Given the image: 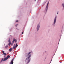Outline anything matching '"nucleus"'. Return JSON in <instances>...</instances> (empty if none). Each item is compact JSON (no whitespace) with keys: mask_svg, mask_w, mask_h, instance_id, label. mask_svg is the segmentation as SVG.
<instances>
[{"mask_svg":"<svg viewBox=\"0 0 64 64\" xmlns=\"http://www.w3.org/2000/svg\"><path fill=\"white\" fill-rule=\"evenodd\" d=\"M18 46V45H17V43H16V47H17V46Z\"/></svg>","mask_w":64,"mask_h":64,"instance_id":"obj_13","label":"nucleus"},{"mask_svg":"<svg viewBox=\"0 0 64 64\" xmlns=\"http://www.w3.org/2000/svg\"><path fill=\"white\" fill-rule=\"evenodd\" d=\"M40 24H38L37 25L36 28L37 30V31H39V29H40Z\"/></svg>","mask_w":64,"mask_h":64,"instance_id":"obj_4","label":"nucleus"},{"mask_svg":"<svg viewBox=\"0 0 64 64\" xmlns=\"http://www.w3.org/2000/svg\"><path fill=\"white\" fill-rule=\"evenodd\" d=\"M9 58H10V56H8L6 58H4H4H3L2 60L1 61V62H2V61H6V60H7Z\"/></svg>","mask_w":64,"mask_h":64,"instance_id":"obj_3","label":"nucleus"},{"mask_svg":"<svg viewBox=\"0 0 64 64\" xmlns=\"http://www.w3.org/2000/svg\"><path fill=\"white\" fill-rule=\"evenodd\" d=\"M13 61H14V59H12L10 62V64H13Z\"/></svg>","mask_w":64,"mask_h":64,"instance_id":"obj_7","label":"nucleus"},{"mask_svg":"<svg viewBox=\"0 0 64 64\" xmlns=\"http://www.w3.org/2000/svg\"><path fill=\"white\" fill-rule=\"evenodd\" d=\"M31 53V52H30L26 54V57L28 56V57L26 58V60L25 61L26 62L27 61H28L27 64L29 63L30 62V61H31V58H30L31 57V56H32V55L31 54H30Z\"/></svg>","mask_w":64,"mask_h":64,"instance_id":"obj_1","label":"nucleus"},{"mask_svg":"<svg viewBox=\"0 0 64 64\" xmlns=\"http://www.w3.org/2000/svg\"><path fill=\"white\" fill-rule=\"evenodd\" d=\"M16 48V46H15V44H14V45L13 46L14 49H15V48Z\"/></svg>","mask_w":64,"mask_h":64,"instance_id":"obj_10","label":"nucleus"},{"mask_svg":"<svg viewBox=\"0 0 64 64\" xmlns=\"http://www.w3.org/2000/svg\"><path fill=\"white\" fill-rule=\"evenodd\" d=\"M8 42H9L8 45L9 46H10L11 44V42L10 41V38H9V40H8Z\"/></svg>","mask_w":64,"mask_h":64,"instance_id":"obj_6","label":"nucleus"},{"mask_svg":"<svg viewBox=\"0 0 64 64\" xmlns=\"http://www.w3.org/2000/svg\"><path fill=\"white\" fill-rule=\"evenodd\" d=\"M14 43V42H12L11 44V46H12L13 45V43Z\"/></svg>","mask_w":64,"mask_h":64,"instance_id":"obj_14","label":"nucleus"},{"mask_svg":"<svg viewBox=\"0 0 64 64\" xmlns=\"http://www.w3.org/2000/svg\"><path fill=\"white\" fill-rule=\"evenodd\" d=\"M52 60L51 61H52Z\"/></svg>","mask_w":64,"mask_h":64,"instance_id":"obj_22","label":"nucleus"},{"mask_svg":"<svg viewBox=\"0 0 64 64\" xmlns=\"http://www.w3.org/2000/svg\"><path fill=\"white\" fill-rule=\"evenodd\" d=\"M18 25V24H17L16 25V27H17V26Z\"/></svg>","mask_w":64,"mask_h":64,"instance_id":"obj_17","label":"nucleus"},{"mask_svg":"<svg viewBox=\"0 0 64 64\" xmlns=\"http://www.w3.org/2000/svg\"><path fill=\"white\" fill-rule=\"evenodd\" d=\"M16 22H18V20H16Z\"/></svg>","mask_w":64,"mask_h":64,"instance_id":"obj_19","label":"nucleus"},{"mask_svg":"<svg viewBox=\"0 0 64 64\" xmlns=\"http://www.w3.org/2000/svg\"><path fill=\"white\" fill-rule=\"evenodd\" d=\"M7 47H8V45H7L5 46V48L7 49Z\"/></svg>","mask_w":64,"mask_h":64,"instance_id":"obj_12","label":"nucleus"},{"mask_svg":"<svg viewBox=\"0 0 64 64\" xmlns=\"http://www.w3.org/2000/svg\"><path fill=\"white\" fill-rule=\"evenodd\" d=\"M9 51L10 52H11L12 51V48H10L9 49Z\"/></svg>","mask_w":64,"mask_h":64,"instance_id":"obj_9","label":"nucleus"},{"mask_svg":"<svg viewBox=\"0 0 64 64\" xmlns=\"http://www.w3.org/2000/svg\"><path fill=\"white\" fill-rule=\"evenodd\" d=\"M62 6L64 8V4L63 3L62 4Z\"/></svg>","mask_w":64,"mask_h":64,"instance_id":"obj_11","label":"nucleus"},{"mask_svg":"<svg viewBox=\"0 0 64 64\" xmlns=\"http://www.w3.org/2000/svg\"><path fill=\"white\" fill-rule=\"evenodd\" d=\"M49 1L47 5L46 6V8H45V10L44 11V12L45 13H46V12L48 10V7L49 6Z\"/></svg>","mask_w":64,"mask_h":64,"instance_id":"obj_2","label":"nucleus"},{"mask_svg":"<svg viewBox=\"0 0 64 64\" xmlns=\"http://www.w3.org/2000/svg\"><path fill=\"white\" fill-rule=\"evenodd\" d=\"M58 12L57 13V14H58Z\"/></svg>","mask_w":64,"mask_h":64,"instance_id":"obj_20","label":"nucleus"},{"mask_svg":"<svg viewBox=\"0 0 64 64\" xmlns=\"http://www.w3.org/2000/svg\"><path fill=\"white\" fill-rule=\"evenodd\" d=\"M15 42L16 43L17 42V39H16L15 40Z\"/></svg>","mask_w":64,"mask_h":64,"instance_id":"obj_15","label":"nucleus"},{"mask_svg":"<svg viewBox=\"0 0 64 64\" xmlns=\"http://www.w3.org/2000/svg\"><path fill=\"white\" fill-rule=\"evenodd\" d=\"M2 53L4 54V55H5L4 56V58L5 57V56H5V55H6V54L4 52V51L2 50Z\"/></svg>","mask_w":64,"mask_h":64,"instance_id":"obj_8","label":"nucleus"},{"mask_svg":"<svg viewBox=\"0 0 64 64\" xmlns=\"http://www.w3.org/2000/svg\"><path fill=\"white\" fill-rule=\"evenodd\" d=\"M14 41H15V39L14 38V40H13V42H14Z\"/></svg>","mask_w":64,"mask_h":64,"instance_id":"obj_16","label":"nucleus"},{"mask_svg":"<svg viewBox=\"0 0 64 64\" xmlns=\"http://www.w3.org/2000/svg\"><path fill=\"white\" fill-rule=\"evenodd\" d=\"M24 33V32H22V34H23Z\"/></svg>","mask_w":64,"mask_h":64,"instance_id":"obj_18","label":"nucleus"},{"mask_svg":"<svg viewBox=\"0 0 64 64\" xmlns=\"http://www.w3.org/2000/svg\"><path fill=\"white\" fill-rule=\"evenodd\" d=\"M56 20H57V16H56L54 18L53 24H55L56 22Z\"/></svg>","mask_w":64,"mask_h":64,"instance_id":"obj_5","label":"nucleus"},{"mask_svg":"<svg viewBox=\"0 0 64 64\" xmlns=\"http://www.w3.org/2000/svg\"><path fill=\"white\" fill-rule=\"evenodd\" d=\"M35 0V2L36 1V0Z\"/></svg>","mask_w":64,"mask_h":64,"instance_id":"obj_21","label":"nucleus"}]
</instances>
